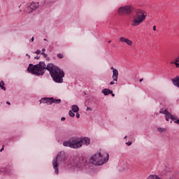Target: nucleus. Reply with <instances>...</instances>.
I'll return each instance as SVG.
<instances>
[{
	"label": "nucleus",
	"mask_w": 179,
	"mask_h": 179,
	"mask_svg": "<svg viewBox=\"0 0 179 179\" xmlns=\"http://www.w3.org/2000/svg\"><path fill=\"white\" fill-rule=\"evenodd\" d=\"M44 41H47V39L44 38Z\"/></svg>",
	"instance_id": "43"
},
{
	"label": "nucleus",
	"mask_w": 179,
	"mask_h": 179,
	"mask_svg": "<svg viewBox=\"0 0 179 179\" xmlns=\"http://www.w3.org/2000/svg\"><path fill=\"white\" fill-rule=\"evenodd\" d=\"M3 171V169H0V174Z\"/></svg>",
	"instance_id": "37"
},
{
	"label": "nucleus",
	"mask_w": 179,
	"mask_h": 179,
	"mask_svg": "<svg viewBox=\"0 0 179 179\" xmlns=\"http://www.w3.org/2000/svg\"><path fill=\"white\" fill-rule=\"evenodd\" d=\"M110 94L112 95L113 97H115V94L113 93V91L112 93H110Z\"/></svg>",
	"instance_id": "31"
},
{
	"label": "nucleus",
	"mask_w": 179,
	"mask_h": 179,
	"mask_svg": "<svg viewBox=\"0 0 179 179\" xmlns=\"http://www.w3.org/2000/svg\"><path fill=\"white\" fill-rule=\"evenodd\" d=\"M48 72L54 82L55 83H62L64 82V78L65 77V73L64 70L59 69V67L52 65V67H48Z\"/></svg>",
	"instance_id": "2"
},
{
	"label": "nucleus",
	"mask_w": 179,
	"mask_h": 179,
	"mask_svg": "<svg viewBox=\"0 0 179 179\" xmlns=\"http://www.w3.org/2000/svg\"><path fill=\"white\" fill-rule=\"evenodd\" d=\"M41 55L46 58V61H50V57H48V55H47L45 52H41Z\"/></svg>",
	"instance_id": "21"
},
{
	"label": "nucleus",
	"mask_w": 179,
	"mask_h": 179,
	"mask_svg": "<svg viewBox=\"0 0 179 179\" xmlns=\"http://www.w3.org/2000/svg\"><path fill=\"white\" fill-rule=\"evenodd\" d=\"M6 104H8V106H10V102L7 101V102H6Z\"/></svg>",
	"instance_id": "36"
},
{
	"label": "nucleus",
	"mask_w": 179,
	"mask_h": 179,
	"mask_svg": "<svg viewBox=\"0 0 179 179\" xmlns=\"http://www.w3.org/2000/svg\"><path fill=\"white\" fill-rule=\"evenodd\" d=\"M152 29H153L154 31H156V26H154Z\"/></svg>",
	"instance_id": "33"
},
{
	"label": "nucleus",
	"mask_w": 179,
	"mask_h": 179,
	"mask_svg": "<svg viewBox=\"0 0 179 179\" xmlns=\"http://www.w3.org/2000/svg\"><path fill=\"white\" fill-rule=\"evenodd\" d=\"M101 92L103 94H104V96H108V94H110V93H113V90L107 88L102 90Z\"/></svg>",
	"instance_id": "15"
},
{
	"label": "nucleus",
	"mask_w": 179,
	"mask_h": 179,
	"mask_svg": "<svg viewBox=\"0 0 179 179\" xmlns=\"http://www.w3.org/2000/svg\"><path fill=\"white\" fill-rule=\"evenodd\" d=\"M3 150V145L2 147V148L0 150V152H2Z\"/></svg>",
	"instance_id": "38"
},
{
	"label": "nucleus",
	"mask_w": 179,
	"mask_h": 179,
	"mask_svg": "<svg viewBox=\"0 0 179 179\" xmlns=\"http://www.w3.org/2000/svg\"><path fill=\"white\" fill-rule=\"evenodd\" d=\"M134 10V8L131 6H122L118 8V13L120 16H124V15H129Z\"/></svg>",
	"instance_id": "8"
},
{
	"label": "nucleus",
	"mask_w": 179,
	"mask_h": 179,
	"mask_svg": "<svg viewBox=\"0 0 179 179\" xmlns=\"http://www.w3.org/2000/svg\"><path fill=\"white\" fill-rule=\"evenodd\" d=\"M143 80V78H141L140 80H139V82H142Z\"/></svg>",
	"instance_id": "40"
},
{
	"label": "nucleus",
	"mask_w": 179,
	"mask_h": 179,
	"mask_svg": "<svg viewBox=\"0 0 179 179\" xmlns=\"http://www.w3.org/2000/svg\"><path fill=\"white\" fill-rule=\"evenodd\" d=\"M110 69L113 71V82L118 81V70L117 69H114V67H111Z\"/></svg>",
	"instance_id": "12"
},
{
	"label": "nucleus",
	"mask_w": 179,
	"mask_h": 179,
	"mask_svg": "<svg viewBox=\"0 0 179 179\" xmlns=\"http://www.w3.org/2000/svg\"><path fill=\"white\" fill-rule=\"evenodd\" d=\"M171 123L173 122H173L176 123V120H177V119L176 118V116H174L173 115H171Z\"/></svg>",
	"instance_id": "23"
},
{
	"label": "nucleus",
	"mask_w": 179,
	"mask_h": 179,
	"mask_svg": "<svg viewBox=\"0 0 179 179\" xmlns=\"http://www.w3.org/2000/svg\"><path fill=\"white\" fill-rule=\"evenodd\" d=\"M108 153L104 152L101 155V152H96L90 159V163L94 164L95 166H103L104 163L108 162Z\"/></svg>",
	"instance_id": "3"
},
{
	"label": "nucleus",
	"mask_w": 179,
	"mask_h": 179,
	"mask_svg": "<svg viewBox=\"0 0 179 179\" xmlns=\"http://www.w3.org/2000/svg\"><path fill=\"white\" fill-rule=\"evenodd\" d=\"M34 59H40V56H36L34 57Z\"/></svg>",
	"instance_id": "30"
},
{
	"label": "nucleus",
	"mask_w": 179,
	"mask_h": 179,
	"mask_svg": "<svg viewBox=\"0 0 179 179\" xmlns=\"http://www.w3.org/2000/svg\"><path fill=\"white\" fill-rule=\"evenodd\" d=\"M71 110L73 113H79V107L78 105H73L71 106Z\"/></svg>",
	"instance_id": "16"
},
{
	"label": "nucleus",
	"mask_w": 179,
	"mask_h": 179,
	"mask_svg": "<svg viewBox=\"0 0 179 179\" xmlns=\"http://www.w3.org/2000/svg\"><path fill=\"white\" fill-rule=\"evenodd\" d=\"M78 143H80V148H82L83 145H86V146H87V145H90V138L87 137H84L80 138V140L78 139Z\"/></svg>",
	"instance_id": "10"
},
{
	"label": "nucleus",
	"mask_w": 179,
	"mask_h": 179,
	"mask_svg": "<svg viewBox=\"0 0 179 179\" xmlns=\"http://www.w3.org/2000/svg\"><path fill=\"white\" fill-rule=\"evenodd\" d=\"M146 13L143 10H140L137 12V15L134 17L131 21V26L133 27H136L143 22V20L146 19Z\"/></svg>",
	"instance_id": "4"
},
{
	"label": "nucleus",
	"mask_w": 179,
	"mask_h": 179,
	"mask_svg": "<svg viewBox=\"0 0 179 179\" xmlns=\"http://www.w3.org/2000/svg\"><path fill=\"white\" fill-rule=\"evenodd\" d=\"M87 164H89V162H87V159L84 157H76L73 160V166L78 169H83L86 167Z\"/></svg>",
	"instance_id": "6"
},
{
	"label": "nucleus",
	"mask_w": 179,
	"mask_h": 179,
	"mask_svg": "<svg viewBox=\"0 0 179 179\" xmlns=\"http://www.w3.org/2000/svg\"><path fill=\"white\" fill-rule=\"evenodd\" d=\"M127 136H125L124 138V139H127Z\"/></svg>",
	"instance_id": "42"
},
{
	"label": "nucleus",
	"mask_w": 179,
	"mask_h": 179,
	"mask_svg": "<svg viewBox=\"0 0 179 179\" xmlns=\"http://www.w3.org/2000/svg\"><path fill=\"white\" fill-rule=\"evenodd\" d=\"M57 58H59V59H62V58H64V55L62 53H59L57 55Z\"/></svg>",
	"instance_id": "24"
},
{
	"label": "nucleus",
	"mask_w": 179,
	"mask_h": 179,
	"mask_svg": "<svg viewBox=\"0 0 179 179\" xmlns=\"http://www.w3.org/2000/svg\"><path fill=\"white\" fill-rule=\"evenodd\" d=\"M108 43H111V41H109Z\"/></svg>",
	"instance_id": "44"
},
{
	"label": "nucleus",
	"mask_w": 179,
	"mask_h": 179,
	"mask_svg": "<svg viewBox=\"0 0 179 179\" xmlns=\"http://www.w3.org/2000/svg\"><path fill=\"white\" fill-rule=\"evenodd\" d=\"M52 101V99L51 98H42L40 100V103H43V104H48L50 105L51 104V102Z\"/></svg>",
	"instance_id": "13"
},
{
	"label": "nucleus",
	"mask_w": 179,
	"mask_h": 179,
	"mask_svg": "<svg viewBox=\"0 0 179 179\" xmlns=\"http://www.w3.org/2000/svg\"><path fill=\"white\" fill-rule=\"evenodd\" d=\"M58 160L59 162H64L65 161V152H60L57 154V157L52 161V166L55 170V174L59 173V169H58Z\"/></svg>",
	"instance_id": "5"
},
{
	"label": "nucleus",
	"mask_w": 179,
	"mask_h": 179,
	"mask_svg": "<svg viewBox=\"0 0 179 179\" xmlns=\"http://www.w3.org/2000/svg\"><path fill=\"white\" fill-rule=\"evenodd\" d=\"M34 54H37L38 55L41 54V50H37L36 52H34Z\"/></svg>",
	"instance_id": "26"
},
{
	"label": "nucleus",
	"mask_w": 179,
	"mask_h": 179,
	"mask_svg": "<svg viewBox=\"0 0 179 179\" xmlns=\"http://www.w3.org/2000/svg\"><path fill=\"white\" fill-rule=\"evenodd\" d=\"M65 120H66V118H65L64 117H62L61 118V120H62V121H65Z\"/></svg>",
	"instance_id": "32"
},
{
	"label": "nucleus",
	"mask_w": 179,
	"mask_h": 179,
	"mask_svg": "<svg viewBox=\"0 0 179 179\" xmlns=\"http://www.w3.org/2000/svg\"><path fill=\"white\" fill-rule=\"evenodd\" d=\"M69 115L70 117H75V113L72 110H69Z\"/></svg>",
	"instance_id": "25"
},
{
	"label": "nucleus",
	"mask_w": 179,
	"mask_h": 179,
	"mask_svg": "<svg viewBox=\"0 0 179 179\" xmlns=\"http://www.w3.org/2000/svg\"><path fill=\"white\" fill-rule=\"evenodd\" d=\"M120 43H125L127 44V45H129L130 47L134 44L132 41L129 40L128 38H124L123 36L120 37L119 38Z\"/></svg>",
	"instance_id": "11"
},
{
	"label": "nucleus",
	"mask_w": 179,
	"mask_h": 179,
	"mask_svg": "<svg viewBox=\"0 0 179 179\" xmlns=\"http://www.w3.org/2000/svg\"><path fill=\"white\" fill-rule=\"evenodd\" d=\"M170 118H171V113L168 111V113H165V119L166 121H169Z\"/></svg>",
	"instance_id": "19"
},
{
	"label": "nucleus",
	"mask_w": 179,
	"mask_h": 179,
	"mask_svg": "<svg viewBox=\"0 0 179 179\" xmlns=\"http://www.w3.org/2000/svg\"><path fill=\"white\" fill-rule=\"evenodd\" d=\"M168 112H169V110H167V109L161 108L159 110V114H164V115H165L166 113H167Z\"/></svg>",
	"instance_id": "20"
},
{
	"label": "nucleus",
	"mask_w": 179,
	"mask_h": 179,
	"mask_svg": "<svg viewBox=\"0 0 179 179\" xmlns=\"http://www.w3.org/2000/svg\"><path fill=\"white\" fill-rule=\"evenodd\" d=\"M117 85V82L115 83V82H113V81H111L110 83V85Z\"/></svg>",
	"instance_id": "29"
},
{
	"label": "nucleus",
	"mask_w": 179,
	"mask_h": 179,
	"mask_svg": "<svg viewBox=\"0 0 179 179\" xmlns=\"http://www.w3.org/2000/svg\"><path fill=\"white\" fill-rule=\"evenodd\" d=\"M53 64L52 63H49L46 65L44 62H40L39 64L35 65L30 64L27 68V71L29 73L36 76H43L45 73V69L48 71V68H51Z\"/></svg>",
	"instance_id": "1"
},
{
	"label": "nucleus",
	"mask_w": 179,
	"mask_h": 179,
	"mask_svg": "<svg viewBox=\"0 0 179 179\" xmlns=\"http://www.w3.org/2000/svg\"><path fill=\"white\" fill-rule=\"evenodd\" d=\"M0 88L1 90H3L4 92L6 90V87H5V82H3V80H1L0 82Z\"/></svg>",
	"instance_id": "18"
},
{
	"label": "nucleus",
	"mask_w": 179,
	"mask_h": 179,
	"mask_svg": "<svg viewBox=\"0 0 179 179\" xmlns=\"http://www.w3.org/2000/svg\"><path fill=\"white\" fill-rule=\"evenodd\" d=\"M87 110H90V108L89 107L87 108Z\"/></svg>",
	"instance_id": "41"
},
{
	"label": "nucleus",
	"mask_w": 179,
	"mask_h": 179,
	"mask_svg": "<svg viewBox=\"0 0 179 179\" xmlns=\"http://www.w3.org/2000/svg\"><path fill=\"white\" fill-rule=\"evenodd\" d=\"M63 145L69 148H72L73 149L80 148V143H79V139L78 138H70L69 141H64Z\"/></svg>",
	"instance_id": "7"
},
{
	"label": "nucleus",
	"mask_w": 179,
	"mask_h": 179,
	"mask_svg": "<svg viewBox=\"0 0 179 179\" xmlns=\"http://www.w3.org/2000/svg\"><path fill=\"white\" fill-rule=\"evenodd\" d=\"M30 41H34V37H32L30 40Z\"/></svg>",
	"instance_id": "34"
},
{
	"label": "nucleus",
	"mask_w": 179,
	"mask_h": 179,
	"mask_svg": "<svg viewBox=\"0 0 179 179\" xmlns=\"http://www.w3.org/2000/svg\"><path fill=\"white\" fill-rule=\"evenodd\" d=\"M76 113V118H80V115L79 114V112H77Z\"/></svg>",
	"instance_id": "27"
},
{
	"label": "nucleus",
	"mask_w": 179,
	"mask_h": 179,
	"mask_svg": "<svg viewBox=\"0 0 179 179\" xmlns=\"http://www.w3.org/2000/svg\"><path fill=\"white\" fill-rule=\"evenodd\" d=\"M42 52H45V48L42 49Z\"/></svg>",
	"instance_id": "35"
},
{
	"label": "nucleus",
	"mask_w": 179,
	"mask_h": 179,
	"mask_svg": "<svg viewBox=\"0 0 179 179\" xmlns=\"http://www.w3.org/2000/svg\"><path fill=\"white\" fill-rule=\"evenodd\" d=\"M126 145H127L128 146H131V145H132V142L128 141L127 143H126Z\"/></svg>",
	"instance_id": "28"
},
{
	"label": "nucleus",
	"mask_w": 179,
	"mask_h": 179,
	"mask_svg": "<svg viewBox=\"0 0 179 179\" xmlns=\"http://www.w3.org/2000/svg\"><path fill=\"white\" fill-rule=\"evenodd\" d=\"M51 104H52V103H55V104H60L61 103V99H55L53 97H51Z\"/></svg>",
	"instance_id": "17"
},
{
	"label": "nucleus",
	"mask_w": 179,
	"mask_h": 179,
	"mask_svg": "<svg viewBox=\"0 0 179 179\" xmlns=\"http://www.w3.org/2000/svg\"><path fill=\"white\" fill-rule=\"evenodd\" d=\"M38 6H40L38 3L32 2L30 5L27 6V8L24 10V12H26L27 13H31V12L35 10V9H37Z\"/></svg>",
	"instance_id": "9"
},
{
	"label": "nucleus",
	"mask_w": 179,
	"mask_h": 179,
	"mask_svg": "<svg viewBox=\"0 0 179 179\" xmlns=\"http://www.w3.org/2000/svg\"><path fill=\"white\" fill-rule=\"evenodd\" d=\"M171 82L174 86L179 87V76H177L176 78L171 79Z\"/></svg>",
	"instance_id": "14"
},
{
	"label": "nucleus",
	"mask_w": 179,
	"mask_h": 179,
	"mask_svg": "<svg viewBox=\"0 0 179 179\" xmlns=\"http://www.w3.org/2000/svg\"><path fill=\"white\" fill-rule=\"evenodd\" d=\"M26 56L29 57V58L30 59V55L29 54H27Z\"/></svg>",
	"instance_id": "39"
},
{
	"label": "nucleus",
	"mask_w": 179,
	"mask_h": 179,
	"mask_svg": "<svg viewBox=\"0 0 179 179\" xmlns=\"http://www.w3.org/2000/svg\"><path fill=\"white\" fill-rule=\"evenodd\" d=\"M157 129H158L159 132H160L161 134L163 132H166V129L162 128V127H159Z\"/></svg>",
	"instance_id": "22"
}]
</instances>
